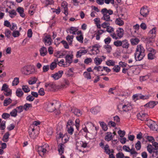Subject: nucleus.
Returning <instances> with one entry per match:
<instances>
[{"label":"nucleus","instance_id":"23","mask_svg":"<svg viewBox=\"0 0 158 158\" xmlns=\"http://www.w3.org/2000/svg\"><path fill=\"white\" fill-rule=\"evenodd\" d=\"M72 112L74 114L77 116H80L82 114L81 112L77 108H73L71 110Z\"/></svg>","mask_w":158,"mask_h":158},{"label":"nucleus","instance_id":"4","mask_svg":"<svg viewBox=\"0 0 158 158\" xmlns=\"http://www.w3.org/2000/svg\"><path fill=\"white\" fill-rule=\"evenodd\" d=\"M110 23H103L102 24V27L103 28H106V31L110 33V35L113 38L115 39H118L116 35L114 32V29L111 27L110 26Z\"/></svg>","mask_w":158,"mask_h":158},{"label":"nucleus","instance_id":"41","mask_svg":"<svg viewBox=\"0 0 158 158\" xmlns=\"http://www.w3.org/2000/svg\"><path fill=\"white\" fill-rule=\"evenodd\" d=\"M149 78V75H147L140 77L139 79L141 82H143L148 79Z\"/></svg>","mask_w":158,"mask_h":158},{"label":"nucleus","instance_id":"3","mask_svg":"<svg viewBox=\"0 0 158 158\" xmlns=\"http://www.w3.org/2000/svg\"><path fill=\"white\" fill-rule=\"evenodd\" d=\"M132 108L131 104L129 103L119 104L117 106V108L119 111L121 112H127L130 110Z\"/></svg>","mask_w":158,"mask_h":158},{"label":"nucleus","instance_id":"22","mask_svg":"<svg viewBox=\"0 0 158 158\" xmlns=\"http://www.w3.org/2000/svg\"><path fill=\"white\" fill-rule=\"evenodd\" d=\"M113 139L112 134L110 132H107L105 137V140L107 142L110 141Z\"/></svg>","mask_w":158,"mask_h":158},{"label":"nucleus","instance_id":"61","mask_svg":"<svg viewBox=\"0 0 158 158\" xmlns=\"http://www.w3.org/2000/svg\"><path fill=\"white\" fill-rule=\"evenodd\" d=\"M77 40L80 42H83V37L82 35L77 36L76 37Z\"/></svg>","mask_w":158,"mask_h":158},{"label":"nucleus","instance_id":"53","mask_svg":"<svg viewBox=\"0 0 158 158\" xmlns=\"http://www.w3.org/2000/svg\"><path fill=\"white\" fill-rule=\"evenodd\" d=\"M20 35L19 31L17 30L14 31L12 33V36L14 37L19 36Z\"/></svg>","mask_w":158,"mask_h":158},{"label":"nucleus","instance_id":"43","mask_svg":"<svg viewBox=\"0 0 158 158\" xmlns=\"http://www.w3.org/2000/svg\"><path fill=\"white\" fill-rule=\"evenodd\" d=\"M103 47L106 50L107 52L109 53L111 52L112 51V48L110 45H105Z\"/></svg>","mask_w":158,"mask_h":158},{"label":"nucleus","instance_id":"42","mask_svg":"<svg viewBox=\"0 0 158 158\" xmlns=\"http://www.w3.org/2000/svg\"><path fill=\"white\" fill-rule=\"evenodd\" d=\"M64 136L63 135V134L60 132L59 134H57L56 135V138L57 141H58V140L61 139L62 140H63V139L64 138Z\"/></svg>","mask_w":158,"mask_h":158},{"label":"nucleus","instance_id":"16","mask_svg":"<svg viewBox=\"0 0 158 158\" xmlns=\"http://www.w3.org/2000/svg\"><path fill=\"white\" fill-rule=\"evenodd\" d=\"M78 31V28L77 27H71L67 30V32H69L73 35H76L77 32Z\"/></svg>","mask_w":158,"mask_h":158},{"label":"nucleus","instance_id":"51","mask_svg":"<svg viewBox=\"0 0 158 158\" xmlns=\"http://www.w3.org/2000/svg\"><path fill=\"white\" fill-rule=\"evenodd\" d=\"M22 88L25 93H28L30 91V89L27 85H23Z\"/></svg>","mask_w":158,"mask_h":158},{"label":"nucleus","instance_id":"45","mask_svg":"<svg viewBox=\"0 0 158 158\" xmlns=\"http://www.w3.org/2000/svg\"><path fill=\"white\" fill-rule=\"evenodd\" d=\"M60 43H62L63 45L64 48L66 49H68L69 48V46L67 42L64 40H62L59 42H58V45H59Z\"/></svg>","mask_w":158,"mask_h":158},{"label":"nucleus","instance_id":"49","mask_svg":"<svg viewBox=\"0 0 158 158\" xmlns=\"http://www.w3.org/2000/svg\"><path fill=\"white\" fill-rule=\"evenodd\" d=\"M32 107V104L26 103L23 106V109L27 111L30 107Z\"/></svg>","mask_w":158,"mask_h":158},{"label":"nucleus","instance_id":"60","mask_svg":"<svg viewBox=\"0 0 158 158\" xmlns=\"http://www.w3.org/2000/svg\"><path fill=\"white\" fill-rule=\"evenodd\" d=\"M135 147L137 150H139L141 148V143L139 141H138L135 145Z\"/></svg>","mask_w":158,"mask_h":158},{"label":"nucleus","instance_id":"58","mask_svg":"<svg viewBox=\"0 0 158 158\" xmlns=\"http://www.w3.org/2000/svg\"><path fill=\"white\" fill-rule=\"evenodd\" d=\"M79 143V145L81 147H83L85 148L87 147V143L85 142H84L82 141H80Z\"/></svg>","mask_w":158,"mask_h":158},{"label":"nucleus","instance_id":"47","mask_svg":"<svg viewBox=\"0 0 158 158\" xmlns=\"http://www.w3.org/2000/svg\"><path fill=\"white\" fill-rule=\"evenodd\" d=\"M10 115L11 116L15 117L17 115V109H14L10 113Z\"/></svg>","mask_w":158,"mask_h":158},{"label":"nucleus","instance_id":"11","mask_svg":"<svg viewBox=\"0 0 158 158\" xmlns=\"http://www.w3.org/2000/svg\"><path fill=\"white\" fill-rule=\"evenodd\" d=\"M134 99H136V100L139 99H147L149 98V95H143L141 94H136L133 96Z\"/></svg>","mask_w":158,"mask_h":158},{"label":"nucleus","instance_id":"6","mask_svg":"<svg viewBox=\"0 0 158 158\" xmlns=\"http://www.w3.org/2000/svg\"><path fill=\"white\" fill-rule=\"evenodd\" d=\"M48 147V145L47 143H45L44 145L38 147V152L39 155L42 156H43L46 153Z\"/></svg>","mask_w":158,"mask_h":158},{"label":"nucleus","instance_id":"17","mask_svg":"<svg viewBox=\"0 0 158 158\" xmlns=\"http://www.w3.org/2000/svg\"><path fill=\"white\" fill-rule=\"evenodd\" d=\"M65 146L63 143H60L58 145V151L60 155H61L64 152Z\"/></svg>","mask_w":158,"mask_h":158},{"label":"nucleus","instance_id":"27","mask_svg":"<svg viewBox=\"0 0 158 158\" xmlns=\"http://www.w3.org/2000/svg\"><path fill=\"white\" fill-rule=\"evenodd\" d=\"M130 42L132 45H134L138 44L139 42V40L138 38H133L131 39Z\"/></svg>","mask_w":158,"mask_h":158},{"label":"nucleus","instance_id":"31","mask_svg":"<svg viewBox=\"0 0 158 158\" xmlns=\"http://www.w3.org/2000/svg\"><path fill=\"white\" fill-rule=\"evenodd\" d=\"M16 94L18 97L20 98L23 96V92L21 89H18L16 91Z\"/></svg>","mask_w":158,"mask_h":158},{"label":"nucleus","instance_id":"48","mask_svg":"<svg viewBox=\"0 0 158 158\" xmlns=\"http://www.w3.org/2000/svg\"><path fill=\"white\" fill-rule=\"evenodd\" d=\"M100 125L102 129L105 131L107 130L108 128L106 124L103 122H99Z\"/></svg>","mask_w":158,"mask_h":158},{"label":"nucleus","instance_id":"15","mask_svg":"<svg viewBox=\"0 0 158 158\" xmlns=\"http://www.w3.org/2000/svg\"><path fill=\"white\" fill-rule=\"evenodd\" d=\"M51 38L49 35L45 36L44 38L43 41L46 45L49 46L51 44Z\"/></svg>","mask_w":158,"mask_h":158},{"label":"nucleus","instance_id":"25","mask_svg":"<svg viewBox=\"0 0 158 158\" xmlns=\"http://www.w3.org/2000/svg\"><path fill=\"white\" fill-rule=\"evenodd\" d=\"M40 51L41 56H43L46 55L48 53L47 48L44 47H42L40 49Z\"/></svg>","mask_w":158,"mask_h":158},{"label":"nucleus","instance_id":"44","mask_svg":"<svg viewBox=\"0 0 158 158\" xmlns=\"http://www.w3.org/2000/svg\"><path fill=\"white\" fill-rule=\"evenodd\" d=\"M60 66H63L64 67H67V66L65 62H64V60L63 59H62L59 62L58 60L57 64Z\"/></svg>","mask_w":158,"mask_h":158},{"label":"nucleus","instance_id":"12","mask_svg":"<svg viewBox=\"0 0 158 158\" xmlns=\"http://www.w3.org/2000/svg\"><path fill=\"white\" fill-rule=\"evenodd\" d=\"M73 55L72 54L70 55H67L65 57V63L67 66L70 65V64L72 62Z\"/></svg>","mask_w":158,"mask_h":158},{"label":"nucleus","instance_id":"64","mask_svg":"<svg viewBox=\"0 0 158 158\" xmlns=\"http://www.w3.org/2000/svg\"><path fill=\"white\" fill-rule=\"evenodd\" d=\"M124 154L122 152H119L116 155V158H124Z\"/></svg>","mask_w":158,"mask_h":158},{"label":"nucleus","instance_id":"29","mask_svg":"<svg viewBox=\"0 0 158 158\" xmlns=\"http://www.w3.org/2000/svg\"><path fill=\"white\" fill-rule=\"evenodd\" d=\"M94 63L97 65H98L101 64L102 59L101 58L96 57L94 59Z\"/></svg>","mask_w":158,"mask_h":158},{"label":"nucleus","instance_id":"55","mask_svg":"<svg viewBox=\"0 0 158 158\" xmlns=\"http://www.w3.org/2000/svg\"><path fill=\"white\" fill-rule=\"evenodd\" d=\"M67 128L68 133L71 135H72L74 131V129L73 126L67 127Z\"/></svg>","mask_w":158,"mask_h":158},{"label":"nucleus","instance_id":"34","mask_svg":"<svg viewBox=\"0 0 158 158\" xmlns=\"http://www.w3.org/2000/svg\"><path fill=\"white\" fill-rule=\"evenodd\" d=\"M8 13L9 14V16L11 18H13L14 16H16L17 13L15 10L12 9L10 10Z\"/></svg>","mask_w":158,"mask_h":158},{"label":"nucleus","instance_id":"30","mask_svg":"<svg viewBox=\"0 0 158 158\" xmlns=\"http://www.w3.org/2000/svg\"><path fill=\"white\" fill-rule=\"evenodd\" d=\"M74 36L73 35H68L66 37V40L68 41L69 45L72 44L73 39Z\"/></svg>","mask_w":158,"mask_h":158},{"label":"nucleus","instance_id":"13","mask_svg":"<svg viewBox=\"0 0 158 158\" xmlns=\"http://www.w3.org/2000/svg\"><path fill=\"white\" fill-rule=\"evenodd\" d=\"M156 28L155 27H154L149 32V40L148 41V42H149V43L152 42L150 39H154L156 36Z\"/></svg>","mask_w":158,"mask_h":158},{"label":"nucleus","instance_id":"20","mask_svg":"<svg viewBox=\"0 0 158 158\" xmlns=\"http://www.w3.org/2000/svg\"><path fill=\"white\" fill-rule=\"evenodd\" d=\"M16 11L19 14L21 17L24 18L25 16V14L24 13V9L21 7H19L16 9Z\"/></svg>","mask_w":158,"mask_h":158},{"label":"nucleus","instance_id":"18","mask_svg":"<svg viewBox=\"0 0 158 158\" xmlns=\"http://www.w3.org/2000/svg\"><path fill=\"white\" fill-rule=\"evenodd\" d=\"M87 52L86 50L81 49L77 52L76 54V56L77 58H80L82 56L85 54Z\"/></svg>","mask_w":158,"mask_h":158},{"label":"nucleus","instance_id":"59","mask_svg":"<svg viewBox=\"0 0 158 158\" xmlns=\"http://www.w3.org/2000/svg\"><path fill=\"white\" fill-rule=\"evenodd\" d=\"M114 66L113 68L114 71L116 73L118 72L120 70V67L118 65H114Z\"/></svg>","mask_w":158,"mask_h":158},{"label":"nucleus","instance_id":"35","mask_svg":"<svg viewBox=\"0 0 158 158\" xmlns=\"http://www.w3.org/2000/svg\"><path fill=\"white\" fill-rule=\"evenodd\" d=\"M12 102V100L10 98H6L5 99L3 102V105L6 106Z\"/></svg>","mask_w":158,"mask_h":158},{"label":"nucleus","instance_id":"2","mask_svg":"<svg viewBox=\"0 0 158 158\" xmlns=\"http://www.w3.org/2000/svg\"><path fill=\"white\" fill-rule=\"evenodd\" d=\"M101 12L103 15L101 19L105 21L104 23H110L112 22V20L110 19V15L113 14L112 10L110 9L108 10L106 8H104L101 10Z\"/></svg>","mask_w":158,"mask_h":158},{"label":"nucleus","instance_id":"10","mask_svg":"<svg viewBox=\"0 0 158 158\" xmlns=\"http://www.w3.org/2000/svg\"><path fill=\"white\" fill-rule=\"evenodd\" d=\"M63 71L60 70L54 74H52L51 75V77H52L53 78L54 80H57L61 77L63 74Z\"/></svg>","mask_w":158,"mask_h":158},{"label":"nucleus","instance_id":"56","mask_svg":"<svg viewBox=\"0 0 158 158\" xmlns=\"http://www.w3.org/2000/svg\"><path fill=\"white\" fill-rule=\"evenodd\" d=\"M83 75L85 77L87 78L88 79H91L90 74L89 72H85L84 73Z\"/></svg>","mask_w":158,"mask_h":158},{"label":"nucleus","instance_id":"26","mask_svg":"<svg viewBox=\"0 0 158 158\" xmlns=\"http://www.w3.org/2000/svg\"><path fill=\"white\" fill-rule=\"evenodd\" d=\"M100 110V107L98 106H97L92 108L91 110V111L92 114H95L99 112Z\"/></svg>","mask_w":158,"mask_h":158},{"label":"nucleus","instance_id":"57","mask_svg":"<svg viewBox=\"0 0 158 158\" xmlns=\"http://www.w3.org/2000/svg\"><path fill=\"white\" fill-rule=\"evenodd\" d=\"M12 91L10 89L4 91V94L6 96H10L11 95Z\"/></svg>","mask_w":158,"mask_h":158},{"label":"nucleus","instance_id":"19","mask_svg":"<svg viewBox=\"0 0 158 158\" xmlns=\"http://www.w3.org/2000/svg\"><path fill=\"white\" fill-rule=\"evenodd\" d=\"M104 150V152L107 154H109L110 153H113L114 150L113 149H110L108 144H106L103 148Z\"/></svg>","mask_w":158,"mask_h":158},{"label":"nucleus","instance_id":"9","mask_svg":"<svg viewBox=\"0 0 158 158\" xmlns=\"http://www.w3.org/2000/svg\"><path fill=\"white\" fill-rule=\"evenodd\" d=\"M145 124L152 130H156L155 123L153 121L151 120L150 119H148L145 121Z\"/></svg>","mask_w":158,"mask_h":158},{"label":"nucleus","instance_id":"54","mask_svg":"<svg viewBox=\"0 0 158 158\" xmlns=\"http://www.w3.org/2000/svg\"><path fill=\"white\" fill-rule=\"evenodd\" d=\"M44 2L46 6L49 5H52L53 4L54 2L53 0H45Z\"/></svg>","mask_w":158,"mask_h":158},{"label":"nucleus","instance_id":"38","mask_svg":"<svg viewBox=\"0 0 158 158\" xmlns=\"http://www.w3.org/2000/svg\"><path fill=\"white\" fill-rule=\"evenodd\" d=\"M106 64L109 66H114L115 65V62L112 60H109L106 61Z\"/></svg>","mask_w":158,"mask_h":158},{"label":"nucleus","instance_id":"24","mask_svg":"<svg viewBox=\"0 0 158 158\" xmlns=\"http://www.w3.org/2000/svg\"><path fill=\"white\" fill-rule=\"evenodd\" d=\"M129 44L127 40H125L122 41L121 46L123 48L128 49L129 47Z\"/></svg>","mask_w":158,"mask_h":158},{"label":"nucleus","instance_id":"8","mask_svg":"<svg viewBox=\"0 0 158 158\" xmlns=\"http://www.w3.org/2000/svg\"><path fill=\"white\" fill-rule=\"evenodd\" d=\"M149 8L147 6H143L140 9V14L143 17H146L149 14Z\"/></svg>","mask_w":158,"mask_h":158},{"label":"nucleus","instance_id":"36","mask_svg":"<svg viewBox=\"0 0 158 158\" xmlns=\"http://www.w3.org/2000/svg\"><path fill=\"white\" fill-rule=\"evenodd\" d=\"M5 35L8 38H9L11 35V31L8 29H6L5 30L4 32Z\"/></svg>","mask_w":158,"mask_h":158},{"label":"nucleus","instance_id":"63","mask_svg":"<svg viewBox=\"0 0 158 158\" xmlns=\"http://www.w3.org/2000/svg\"><path fill=\"white\" fill-rule=\"evenodd\" d=\"M111 40V38L110 37H108L104 39V41L106 45H108L110 43Z\"/></svg>","mask_w":158,"mask_h":158},{"label":"nucleus","instance_id":"28","mask_svg":"<svg viewBox=\"0 0 158 158\" xmlns=\"http://www.w3.org/2000/svg\"><path fill=\"white\" fill-rule=\"evenodd\" d=\"M58 62V59H55L54 61L52 62L50 66V69L52 70H53L57 66Z\"/></svg>","mask_w":158,"mask_h":158},{"label":"nucleus","instance_id":"39","mask_svg":"<svg viewBox=\"0 0 158 158\" xmlns=\"http://www.w3.org/2000/svg\"><path fill=\"white\" fill-rule=\"evenodd\" d=\"M158 102H157L155 101H152L149 102L148 104L147 105L150 108H153L156 105H157Z\"/></svg>","mask_w":158,"mask_h":158},{"label":"nucleus","instance_id":"40","mask_svg":"<svg viewBox=\"0 0 158 158\" xmlns=\"http://www.w3.org/2000/svg\"><path fill=\"white\" fill-rule=\"evenodd\" d=\"M9 135H10L8 132H6L3 137L2 140L4 142H7L8 140Z\"/></svg>","mask_w":158,"mask_h":158},{"label":"nucleus","instance_id":"50","mask_svg":"<svg viewBox=\"0 0 158 158\" xmlns=\"http://www.w3.org/2000/svg\"><path fill=\"white\" fill-rule=\"evenodd\" d=\"M103 66L97 65L94 67V70H96L97 71H103Z\"/></svg>","mask_w":158,"mask_h":158},{"label":"nucleus","instance_id":"7","mask_svg":"<svg viewBox=\"0 0 158 158\" xmlns=\"http://www.w3.org/2000/svg\"><path fill=\"white\" fill-rule=\"evenodd\" d=\"M138 119L142 121H146L148 118V115L145 112L141 111L139 112L137 115Z\"/></svg>","mask_w":158,"mask_h":158},{"label":"nucleus","instance_id":"1","mask_svg":"<svg viewBox=\"0 0 158 158\" xmlns=\"http://www.w3.org/2000/svg\"><path fill=\"white\" fill-rule=\"evenodd\" d=\"M145 49L142 44L137 45L135 53V58L136 61L141 60L145 56Z\"/></svg>","mask_w":158,"mask_h":158},{"label":"nucleus","instance_id":"21","mask_svg":"<svg viewBox=\"0 0 158 158\" xmlns=\"http://www.w3.org/2000/svg\"><path fill=\"white\" fill-rule=\"evenodd\" d=\"M124 31L122 28H119L116 31V35L117 37L118 38V37L121 38L122 37L123 35Z\"/></svg>","mask_w":158,"mask_h":158},{"label":"nucleus","instance_id":"14","mask_svg":"<svg viewBox=\"0 0 158 158\" xmlns=\"http://www.w3.org/2000/svg\"><path fill=\"white\" fill-rule=\"evenodd\" d=\"M99 48L100 45L99 44H94L91 50V52H92L93 54H97L99 52Z\"/></svg>","mask_w":158,"mask_h":158},{"label":"nucleus","instance_id":"37","mask_svg":"<svg viewBox=\"0 0 158 158\" xmlns=\"http://www.w3.org/2000/svg\"><path fill=\"white\" fill-rule=\"evenodd\" d=\"M144 136L145 138L147 139L148 141L152 143L155 141V139L152 136H148L146 135V134L144 135Z\"/></svg>","mask_w":158,"mask_h":158},{"label":"nucleus","instance_id":"46","mask_svg":"<svg viewBox=\"0 0 158 158\" xmlns=\"http://www.w3.org/2000/svg\"><path fill=\"white\" fill-rule=\"evenodd\" d=\"M66 2H63L61 4L62 6H63L64 10V13L65 15H68V11H67V5L65 4Z\"/></svg>","mask_w":158,"mask_h":158},{"label":"nucleus","instance_id":"52","mask_svg":"<svg viewBox=\"0 0 158 158\" xmlns=\"http://www.w3.org/2000/svg\"><path fill=\"white\" fill-rule=\"evenodd\" d=\"M19 82V78L18 77H15L14 80L13 81L12 83V86H15L17 85Z\"/></svg>","mask_w":158,"mask_h":158},{"label":"nucleus","instance_id":"5","mask_svg":"<svg viewBox=\"0 0 158 158\" xmlns=\"http://www.w3.org/2000/svg\"><path fill=\"white\" fill-rule=\"evenodd\" d=\"M21 71L25 75H28L33 73L35 72V69L33 66L28 65L23 67Z\"/></svg>","mask_w":158,"mask_h":158},{"label":"nucleus","instance_id":"33","mask_svg":"<svg viewBox=\"0 0 158 158\" xmlns=\"http://www.w3.org/2000/svg\"><path fill=\"white\" fill-rule=\"evenodd\" d=\"M115 23L120 26H122L124 24L123 21L120 18L116 19L115 21Z\"/></svg>","mask_w":158,"mask_h":158},{"label":"nucleus","instance_id":"32","mask_svg":"<svg viewBox=\"0 0 158 158\" xmlns=\"http://www.w3.org/2000/svg\"><path fill=\"white\" fill-rule=\"evenodd\" d=\"M53 103H50L48 105L47 110L48 112H52L54 111L55 108L53 106Z\"/></svg>","mask_w":158,"mask_h":158},{"label":"nucleus","instance_id":"62","mask_svg":"<svg viewBox=\"0 0 158 158\" xmlns=\"http://www.w3.org/2000/svg\"><path fill=\"white\" fill-rule=\"evenodd\" d=\"M23 106H20L17 107L16 109H17V113H20L23 111Z\"/></svg>","mask_w":158,"mask_h":158}]
</instances>
